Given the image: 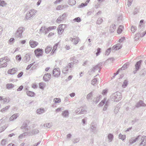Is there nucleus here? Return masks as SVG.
Instances as JSON below:
<instances>
[{
	"mask_svg": "<svg viewBox=\"0 0 146 146\" xmlns=\"http://www.w3.org/2000/svg\"><path fill=\"white\" fill-rule=\"evenodd\" d=\"M92 96V92L88 94L86 98L88 100H89L91 98Z\"/></svg>",
	"mask_w": 146,
	"mask_h": 146,
	"instance_id": "nucleus-47",
	"label": "nucleus"
},
{
	"mask_svg": "<svg viewBox=\"0 0 146 146\" xmlns=\"http://www.w3.org/2000/svg\"><path fill=\"white\" fill-rule=\"evenodd\" d=\"M19 116V113H15L13 115L9 118V121H13L14 120L16 119Z\"/></svg>",
	"mask_w": 146,
	"mask_h": 146,
	"instance_id": "nucleus-14",
	"label": "nucleus"
},
{
	"mask_svg": "<svg viewBox=\"0 0 146 146\" xmlns=\"http://www.w3.org/2000/svg\"><path fill=\"white\" fill-rule=\"evenodd\" d=\"M44 86V83H40L39 84V87L42 89L43 90Z\"/></svg>",
	"mask_w": 146,
	"mask_h": 146,
	"instance_id": "nucleus-56",
	"label": "nucleus"
},
{
	"mask_svg": "<svg viewBox=\"0 0 146 146\" xmlns=\"http://www.w3.org/2000/svg\"><path fill=\"white\" fill-rule=\"evenodd\" d=\"M113 135L112 134L110 133L108 135V138L110 142L112 141L113 139Z\"/></svg>",
	"mask_w": 146,
	"mask_h": 146,
	"instance_id": "nucleus-36",
	"label": "nucleus"
},
{
	"mask_svg": "<svg viewBox=\"0 0 146 146\" xmlns=\"http://www.w3.org/2000/svg\"><path fill=\"white\" fill-rule=\"evenodd\" d=\"M80 108H77L75 111V113L77 114H80Z\"/></svg>",
	"mask_w": 146,
	"mask_h": 146,
	"instance_id": "nucleus-62",
	"label": "nucleus"
},
{
	"mask_svg": "<svg viewBox=\"0 0 146 146\" xmlns=\"http://www.w3.org/2000/svg\"><path fill=\"white\" fill-rule=\"evenodd\" d=\"M123 28V27L122 26L120 25L118 28L117 31V33L119 34H120L122 31V29Z\"/></svg>",
	"mask_w": 146,
	"mask_h": 146,
	"instance_id": "nucleus-35",
	"label": "nucleus"
},
{
	"mask_svg": "<svg viewBox=\"0 0 146 146\" xmlns=\"http://www.w3.org/2000/svg\"><path fill=\"white\" fill-rule=\"evenodd\" d=\"M142 62V61L141 60H140L137 62L135 65V70L133 71V73L135 74L139 70L141 67Z\"/></svg>",
	"mask_w": 146,
	"mask_h": 146,
	"instance_id": "nucleus-4",
	"label": "nucleus"
},
{
	"mask_svg": "<svg viewBox=\"0 0 146 146\" xmlns=\"http://www.w3.org/2000/svg\"><path fill=\"white\" fill-rule=\"evenodd\" d=\"M14 85L11 83V84H7L6 85V87L7 89L8 90H10L14 87Z\"/></svg>",
	"mask_w": 146,
	"mask_h": 146,
	"instance_id": "nucleus-24",
	"label": "nucleus"
},
{
	"mask_svg": "<svg viewBox=\"0 0 146 146\" xmlns=\"http://www.w3.org/2000/svg\"><path fill=\"white\" fill-rule=\"evenodd\" d=\"M39 132V130L36 129L32 130L31 131L27 132L28 136L35 135L38 134Z\"/></svg>",
	"mask_w": 146,
	"mask_h": 146,
	"instance_id": "nucleus-8",
	"label": "nucleus"
},
{
	"mask_svg": "<svg viewBox=\"0 0 146 146\" xmlns=\"http://www.w3.org/2000/svg\"><path fill=\"white\" fill-rule=\"evenodd\" d=\"M51 74L50 73H47L45 74L44 77V80L45 81H48L49 80L50 78Z\"/></svg>",
	"mask_w": 146,
	"mask_h": 146,
	"instance_id": "nucleus-16",
	"label": "nucleus"
},
{
	"mask_svg": "<svg viewBox=\"0 0 146 146\" xmlns=\"http://www.w3.org/2000/svg\"><path fill=\"white\" fill-rule=\"evenodd\" d=\"M116 28V26L115 25L113 24H112L111 25L110 27V31L111 33L113 32Z\"/></svg>",
	"mask_w": 146,
	"mask_h": 146,
	"instance_id": "nucleus-18",
	"label": "nucleus"
},
{
	"mask_svg": "<svg viewBox=\"0 0 146 146\" xmlns=\"http://www.w3.org/2000/svg\"><path fill=\"white\" fill-rule=\"evenodd\" d=\"M6 5V3L3 1H1L0 3V5L1 6L3 7Z\"/></svg>",
	"mask_w": 146,
	"mask_h": 146,
	"instance_id": "nucleus-64",
	"label": "nucleus"
},
{
	"mask_svg": "<svg viewBox=\"0 0 146 146\" xmlns=\"http://www.w3.org/2000/svg\"><path fill=\"white\" fill-rule=\"evenodd\" d=\"M10 107V106H6L4 108H3V109H2L1 110V111L2 112H4L5 111H6Z\"/></svg>",
	"mask_w": 146,
	"mask_h": 146,
	"instance_id": "nucleus-38",
	"label": "nucleus"
},
{
	"mask_svg": "<svg viewBox=\"0 0 146 146\" xmlns=\"http://www.w3.org/2000/svg\"><path fill=\"white\" fill-rule=\"evenodd\" d=\"M25 136H28L27 135V132L25 133L20 135L19 137V139H23Z\"/></svg>",
	"mask_w": 146,
	"mask_h": 146,
	"instance_id": "nucleus-43",
	"label": "nucleus"
},
{
	"mask_svg": "<svg viewBox=\"0 0 146 146\" xmlns=\"http://www.w3.org/2000/svg\"><path fill=\"white\" fill-rule=\"evenodd\" d=\"M128 84V82L127 80H125L123 82L122 84V86L123 88H125L126 87Z\"/></svg>",
	"mask_w": 146,
	"mask_h": 146,
	"instance_id": "nucleus-46",
	"label": "nucleus"
},
{
	"mask_svg": "<svg viewBox=\"0 0 146 146\" xmlns=\"http://www.w3.org/2000/svg\"><path fill=\"white\" fill-rule=\"evenodd\" d=\"M73 68V64H72V62L68 63L66 66L64 67L62 70V72L65 74L69 72V70L70 72L72 70V69Z\"/></svg>",
	"mask_w": 146,
	"mask_h": 146,
	"instance_id": "nucleus-2",
	"label": "nucleus"
},
{
	"mask_svg": "<svg viewBox=\"0 0 146 146\" xmlns=\"http://www.w3.org/2000/svg\"><path fill=\"white\" fill-rule=\"evenodd\" d=\"M96 70H95L94 66H93V67L89 71V72H90V73H92L94 72Z\"/></svg>",
	"mask_w": 146,
	"mask_h": 146,
	"instance_id": "nucleus-53",
	"label": "nucleus"
},
{
	"mask_svg": "<svg viewBox=\"0 0 146 146\" xmlns=\"http://www.w3.org/2000/svg\"><path fill=\"white\" fill-rule=\"evenodd\" d=\"M96 70H95L94 66H93V67L89 71V72H90V73H92L94 72Z\"/></svg>",
	"mask_w": 146,
	"mask_h": 146,
	"instance_id": "nucleus-54",
	"label": "nucleus"
},
{
	"mask_svg": "<svg viewBox=\"0 0 146 146\" xmlns=\"http://www.w3.org/2000/svg\"><path fill=\"white\" fill-rule=\"evenodd\" d=\"M80 113L81 114L86 113L87 111L85 108H84L82 107H80Z\"/></svg>",
	"mask_w": 146,
	"mask_h": 146,
	"instance_id": "nucleus-32",
	"label": "nucleus"
},
{
	"mask_svg": "<svg viewBox=\"0 0 146 146\" xmlns=\"http://www.w3.org/2000/svg\"><path fill=\"white\" fill-rule=\"evenodd\" d=\"M111 100L114 102H118L121 99V95L119 92H115L111 96Z\"/></svg>",
	"mask_w": 146,
	"mask_h": 146,
	"instance_id": "nucleus-1",
	"label": "nucleus"
},
{
	"mask_svg": "<svg viewBox=\"0 0 146 146\" xmlns=\"http://www.w3.org/2000/svg\"><path fill=\"white\" fill-rule=\"evenodd\" d=\"M30 55L29 54H27L25 56V59L27 61H29L30 60Z\"/></svg>",
	"mask_w": 146,
	"mask_h": 146,
	"instance_id": "nucleus-39",
	"label": "nucleus"
},
{
	"mask_svg": "<svg viewBox=\"0 0 146 146\" xmlns=\"http://www.w3.org/2000/svg\"><path fill=\"white\" fill-rule=\"evenodd\" d=\"M3 100L4 103H8L10 101V99L9 97L5 98H3Z\"/></svg>",
	"mask_w": 146,
	"mask_h": 146,
	"instance_id": "nucleus-41",
	"label": "nucleus"
},
{
	"mask_svg": "<svg viewBox=\"0 0 146 146\" xmlns=\"http://www.w3.org/2000/svg\"><path fill=\"white\" fill-rule=\"evenodd\" d=\"M126 136L125 135H123L121 134H120L119 135V139H121L122 140H124L125 139Z\"/></svg>",
	"mask_w": 146,
	"mask_h": 146,
	"instance_id": "nucleus-37",
	"label": "nucleus"
},
{
	"mask_svg": "<svg viewBox=\"0 0 146 146\" xmlns=\"http://www.w3.org/2000/svg\"><path fill=\"white\" fill-rule=\"evenodd\" d=\"M50 31L48 28H46L45 27H42L40 29V31L41 33H44L45 34L47 33Z\"/></svg>",
	"mask_w": 146,
	"mask_h": 146,
	"instance_id": "nucleus-10",
	"label": "nucleus"
},
{
	"mask_svg": "<svg viewBox=\"0 0 146 146\" xmlns=\"http://www.w3.org/2000/svg\"><path fill=\"white\" fill-rule=\"evenodd\" d=\"M108 104L109 102L107 101L105 103V105L103 109L104 111H106L107 110L108 107Z\"/></svg>",
	"mask_w": 146,
	"mask_h": 146,
	"instance_id": "nucleus-45",
	"label": "nucleus"
},
{
	"mask_svg": "<svg viewBox=\"0 0 146 146\" xmlns=\"http://www.w3.org/2000/svg\"><path fill=\"white\" fill-rule=\"evenodd\" d=\"M29 44L31 47L33 48L35 47L38 44V42L33 40H30Z\"/></svg>",
	"mask_w": 146,
	"mask_h": 146,
	"instance_id": "nucleus-11",
	"label": "nucleus"
},
{
	"mask_svg": "<svg viewBox=\"0 0 146 146\" xmlns=\"http://www.w3.org/2000/svg\"><path fill=\"white\" fill-rule=\"evenodd\" d=\"M53 75L54 77L58 78L60 74V70L59 68H55L53 71Z\"/></svg>",
	"mask_w": 146,
	"mask_h": 146,
	"instance_id": "nucleus-6",
	"label": "nucleus"
},
{
	"mask_svg": "<svg viewBox=\"0 0 146 146\" xmlns=\"http://www.w3.org/2000/svg\"><path fill=\"white\" fill-rule=\"evenodd\" d=\"M119 108L117 106L115 107L114 110V112L116 114L119 111Z\"/></svg>",
	"mask_w": 146,
	"mask_h": 146,
	"instance_id": "nucleus-61",
	"label": "nucleus"
},
{
	"mask_svg": "<svg viewBox=\"0 0 146 146\" xmlns=\"http://www.w3.org/2000/svg\"><path fill=\"white\" fill-rule=\"evenodd\" d=\"M105 101L106 100L105 99L102 100L99 104V105L100 106H103V105L105 104Z\"/></svg>",
	"mask_w": 146,
	"mask_h": 146,
	"instance_id": "nucleus-63",
	"label": "nucleus"
},
{
	"mask_svg": "<svg viewBox=\"0 0 146 146\" xmlns=\"http://www.w3.org/2000/svg\"><path fill=\"white\" fill-rule=\"evenodd\" d=\"M76 3V1L75 0H69L68 2V4L70 5H75Z\"/></svg>",
	"mask_w": 146,
	"mask_h": 146,
	"instance_id": "nucleus-34",
	"label": "nucleus"
},
{
	"mask_svg": "<svg viewBox=\"0 0 146 146\" xmlns=\"http://www.w3.org/2000/svg\"><path fill=\"white\" fill-rule=\"evenodd\" d=\"M121 48V45L120 44L118 43L114 45L112 48V49L115 50H119Z\"/></svg>",
	"mask_w": 146,
	"mask_h": 146,
	"instance_id": "nucleus-13",
	"label": "nucleus"
},
{
	"mask_svg": "<svg viewBox=\"0 0 146 146\" xmlns=\"http://www.w3.org/2000/svg\"><path fill=\"white\" fill-rule=\"evenodd\" d=\"M100 96H99V97H97L94 98V101L95 103L96 104H97L98 102L100 100Z\"/></svg>",
	"mask_w": 146,
	"mask_h": 146,
	"instance_id": "nucleus-48",
	"label": "nucleus"
},
{
	"mask_svg": "<svg viewBox=\"0 0 146 146\" xmlns=\"http://www.w3.org/2000/svg\"><path fill=\"white\" fill-rule=\"evenodd\" d=\"M127 64H124L122 67L119 70H124L127 68Z\"/></svg>",
	"mask_w": 146,
	"mask_h": 146,
	"instance_id": "nucleus-51",
	"label": "nucleus"
},
{
	"mask_svg": "<svg viewBox=\"0 0 146 146\" xmlns=\"http://www.w3.org/2000/svg\"><path fill=\"white\" fill-rule=\"evenodd\" d=\"M54 101L55 103H59L61 102V100L60 98H55L54 99Z\"/></svg>",
	"mask_w": 146,
	"mask_h": 146,
	"instance_id": "nucleus-49",
	"label": "nucleus"
},
{
	"mask_svg": "<svg viewBox=\"0 0 146 146\" xmlns=\"http://www.w3.org/2000/svg\"><path fill=\"white\" fill-rule=\"evenodd\" d=\"M34 52L37 57L42 56L43 52V50L38 48L35 50Z\"/></svg>",
	"mask_w": 146,
	"mask_h": 146,
	"instance_id": "nucleus-5",
	"label": "nucleus"
},
{
	"mask_svg": "<svg viewBox=\"0 0 146 146\" xmlns=\"http://www.w3.org/2000/svg\"><path fill=\"white\" fill-rule=\"evenodd\" d=\"M52 126V124L50 123H47L46 124H45L44 125V127H50Z\"/></svg>",
	"mask_w": 146,
	"mask_h": 146,
	"instance_id": "nucleus-52",
	"label": "nucleus"
},
{
	"mask_svg": "<svg viewBox=\"0 0 146 146\" xmlns=\"http://www.w3.org/2000/svg\"><path fill=\"white\" fill-rule=\"evenodd\" d=\"M74 21H76L78 22H80L81 21V19L79 17L76 18L74 19Z\"/></svg>",
	"mask_w": 146,
	"mask_h": 146,
	"instance_id": "nucleus-58",
	"label": "nucleus"
},
{
	"mask_svg": "<svg viewBox=\"0 0 146 146\" xmlns=\"http://www.w3.org/2000/svg\"><path fill=\"white\" fill-rule=\"evenodd\" d=\"M23 28L22 27L19 28L15 35L16 37L17 38H20L22 37V34L23 32Z\"/></svg>",
	"mask_w": 146,
	"mask_h": 146,
	"instance_id": "nucleus-3",
	"label": "nucleus"
},
{
	"mask_svg": "<svg viewBox=\"0 0 146 146\" xmlns=\"http://www.w3.org/2000/svg\"><path fill=\"white\" fill-rule=\"evenodd\" d=\"M17 69L16 68H13L12 69H9L8 71V73L11 74H14L16 73Z\"/></svg>",
	"mask_w": 146,
	"mask_h": 146,
	"instance_id": "nucleus-15",
	"label": "nucleus"
},
{
	"mask_svg": "<svg viewBox=\"0 0 146 146\" xmlns=\"http://www.w3.org/2000/svg\"><path fill=\"white\" fill-rule=\"evenodd\" d=\"M69 113L67 110H66L62 112V115L64 117H67L68 116Z\"/></svg>",
	"mask_w": 146,
	"mask_h": 146,
	"instance_id": "nucleus-19",
	"label": "nucleus"
},
{
	"mask_svg": "<svg viewBox=\"0 0 146 146\" xmlns=\"http://www.w3.org/2000/svg\"><path fill=\"white\" fill-rule=\"evenodd\" d=\"M103 21V20L101 18H99L96 21V23L100 25L101 24Z\"/></svg>",
	"mask_w": 146,
	"mask_h": 146,
	"instance_id": "nucleus-40",
	"label": "nucleus"
},
{
	"mask_svg": "<svg viewBox=\"0 0 146 146\" xmlns=\"http://www.w3.org/2000/svg\"><path fill=\"white\" fill-rule=\"evenodd\" d=\"M16 59L17 60L19 61L21 60V56L20 55H18L16 56Z\"/></svg>",
	"mask_w": 146,
	"mask_h": 146,
	"instance_id": "nucleus-60",
	"label": "nucleus"
},
{
	"mask_svg": "<svg viewBox=\"0 0 146 146\" xmlns=\"http://www.w3.org/2000/svg\"><path fill=\"white\" fill-rule=\"evenodd\" d=\"M70 60L71 61H73V63H72V64H75L78 63V60L76 59L75 58V57L74 56L73 57H72L70 58Z\"/></svg>",
	"mask_w": 146,
	"mask_h": 146,
	"instance_id": "nucleus-20",
	"label": "nucleus"
},
{
	"mask_svg": "<svg viewBox=\"0 0 146 146\" xmlns=\"http://www.w3.org/2000/svg\"><path fill=\"white\" fill-rule=\"evenodd\" d=\"M97 81V80L96 78H94L92 80V84L93 85H94L96 84Z\"/></svg>",
	"mask_w": 146,
	"mask_h": 146,
	"instance_id": "nucleus-50",
	"label": "nucleus"
},
{
	"mask_svg": "<svg viewBox=\"0 0 146 146\" xmlns=\"http://www.w3.org/2000/svg\"><path fill=\"white\" fill-rule=\"evenodd\" d=\"M64 20L62 17H61V16H60V17H59L56 20V22L60 23L61 21Z\"/></svg>",
	"mask_w": 146,
	"mask_h": 146,
	"instance_id": "nucleus-44",
	"label": "nucleus"
},
{
	"mask_svg": "<svg viewBox=\"0 0 146 146\" xmlns=\"http://www.w3.org/2000/svg\"><path fill=\"white\" fill-rule=\"evenodd\" d=\"M25 17L26 19L28 20H30L33 18L31 16V14H30L29 12H27Z\"/></svg>",
	"mask_w": 146,
	"mask_h": 146,
	"instance_id": "nucleus-29",
	"label": "nucleus"
},
{
	"mask_svg": "<svg viewBox=\"0 0 146 146\" xmlns=\"http://www.w3.org/2000/svg\"><path fill=\"white\" fill-rule=\"evenodd\" d=\"M70 40L72 42H73V43L75 44H77L79 40V39L78 37L73 38L72 37L70 38Z\"/></svg>",
	"mask_w": 146,
	"mask_h": 146,
	"instance_id": "nucleus-12",
	"label": "nucleus"
},
{
	"mask_svg": "<svg viewBox=\"0 0 146 146\" xmlns=\"http://www.w3.org/2000/svg\"><path fill=\"white\" fill-rule=\"evenodd\" d=\"M90 1V0H87L85 3H82L80 5H79L78 7L80 8H82L85 6H86L87 5L88 3Z\"/></svg>",
	"mask_w": 146,
	"mask_h": 146,
	"instance_id": "nucleus-26",
	"label": "nucleus"
},
{
	"mask_svg": "<svg viewBox=\"0 0 146 146\" xmlns=\"http://www.w3.org/2000/svg\"><path fill=\"white\" fill-rule=\"evenodd\" d=\"M37 113L38 114H41L44 112V110L43 108H40L36 110Z\"/></svg>",
	"mask_w": 146,
	"mask_h": 146,
	"instance_id": "nucleus-33",
	"label": "nucleus"
},
{
	"mask_svg": "<svg viewBox=\"0 0 146 146\" xmlns=\"http://www.w3.org/2000/svg\"><path fill=\"white\" fill-rule=\"evenodd\" d=\"M102 66V63H100L97 65L94 66L96 70H99L98 72H100V68Z\"/></svg>",
	"mask_w": 146,
	"mask_h": 146,
	"instance_id": "nucleus-21",
	"label": "nucleus"
},
{
	"mask_svg": "<svg viewBox=\"0 0 146 146\" xmlns=\"http://www.w3.org/2000/svg\"><path fill=\"white\" fill-rule=\"evenodd\" d=\"M65 25L61 24L59 25L57 29L58 33L59 35H61L63 32Z\"/></svg>",
	"mask_w": 146,
	"mask_h": 146,
	"instance_id": "nucleus-7",
	"label": "nucleus"
},
{
	"mask_svg": "<svg viewBox=\"0 0 146 146\" xmlns=\"http://www.w3.org/2000/svg\"><path fill=\"white\" fill-rule=\"evenodd\" d=\"M137 30L136 27H135L133 26H132L131 27V31L133 33L135 32Z\"/></svg>",
	"mask_w": 146,
	"mask_h": 146,
	"instance_id": "nucleus-57",
	"label": "nucleus"
},
{
	"mask_svg": "<svg viewBox=\"0 0 146 146\" xmlns=\"http://www.w3.org/2000/svg\"><path fill=\"white\" fill-rule=\"evenodd\" d=\"M111 50V48H109L107 49L105 55H108L110 53Z\"/></svg>",
	"mask_w": 146,
	"mask_h": 146,
	"instance_id": "nucleus-55",
	"label": "nucleus"
},
{
	"mask_svg": "<svg viewBox=\"0 0 146 146\" xmlns=\"http://www.w3.org/2000/svg\"><path fill=\"white\" fill-rule=\"evenodd\" d=\"M4 60L6 61V62H8L10 60V59L7 56H5L4 57L0 58V64H1V62H3Z\"/></svg>",
	"mask_w": 146,
	"mask_h": 146,
	"instance_id": "nucleus-25",
	"label": "nucleus"
},
{
	"mask_svg": "<svg viewBox=\"0 0 146 146\" xmlns=\"http://www.w3.org/2000/svg\"><path fill=\"white\" fill-rule=\"evenodd\" d=\"M146 106L145 104H144L143 101H140L139 102L137 103L136 104V107H139L140 106Z\"/></svg>",
	"mask_w": 146,
	"mask_h": 146,
	"instance_id": "nucleus-22",
	"label": "nucleus"
},
{
	"mask_svg": "<svg viewBox=\"0 0 146 146\" xmlns=\"http://www.w3.org/2000/svg\"><path fill=\"white\" fill-rule=\"evenodd\" d=\"M90 129L92 132L94 133L97 132L96 127L94 125V123H92L91 124Z\"/></svg>",
	"mask_w": 146,
	"mask_h": 146,
	"instance_id": "nucleus-17",
	"label": "nucleus"
},
{
	"mask_svg": "<svg viewBox=\"0 0 146 146\" xmlns=\"http://www.w3.org/2000/svg\"><path fill=\"white\" fill-rule=\"evenodd\" d=\"M28 122L27 121H25L23 124V125L21 127V129H25L27 127V123Z\"/></svg>",
	"mask_w": 146,
	"mask_h": 146,
	"instance_id": "nucleus-28",
	"label": "nucleus"
},
{
	"mask_svg": "<svg viewBox=\"0 0 146 146\" xmlns=\"http://www.w3.org/2000/svg\"><path fill=\"white\" fill-rule=\"evenodd\" d=\"M7 139H3L1 142V145H5L7 143Z\"/></svg>",
	"mask_w": 146,
	"mask_h": 146,
	"instance_id": "nucleus-42",
	"label": "nucleus"
},
{
	"mask_svg": "<svg viewBox=\"0 0 146 146\" xmlns=\"http://www.w3.org/2000/svg\"><path fill=\"white\" fill-rule=\"evenodd\" d=\"M52 49V47L51 46H47L45 49V52L46 53L48 54L51 51Z\"/></svg>",
	"mask_w": 146,
	"mask_h": 146,
	"instance_id": "nucleus-30",
	"label": "nucleus"
},
{
	"mask_svg": "<svg viewBox=\"0 0 146 146\" xmlns=\"http://www.w3.org/2000/svg\"><path fill=\"white\" fill-rule=\"evenodd\" d=\"M27 95L29 96L33 97L35 95V93L33 92L30 91H27L26 92Z\"/></svg>",
	"mask_w": 146,
	"mask_h": 146,
	"instance_id": "nucleus-31",
	"label": "nucleus"
},
{
	"mask_svg": "<svg viewBox=\"0 0 146 146\" xmlns=\"http://www.w3.org/2000/svg\"><path fill=\"white\" fill-rule=\"evenodd\" d=\"M101 48H98L97 49V52L96 53V55L97 56H98L101 52Z\"/></svg>",
	"mask_w": 146,
	"mask_h": 146,
	"instance_id": "nucleus-59",
	"label": "nucleus"
},
{
	"mask_svg": "<svg viewBox=\"0 0 146 146\" xmlns=\"http://www.w3.org/2000/svg\"><path fill=\"white\" fill-rule=\"evenodd\" d=\"M37 12V11L33 9H31L30 11H29V13L31 14V16L33 17L35 16Z\"/></svg>",
	"mask_w": 146,
	"mask_h": 146,
	"instance_id": "nucleus-23",
	"label": "nucleus"
},
{
	"mask_svg": "<svg viewBox=\"0 0 146 146\" xmlns=\"http://www.w3.org/2000/svg\"><path fill=\"white\" fill-rule=\"evenodd\" d=\"M141 142L139 143V146H146V136L143 135L141 139Z\"/></svg>",
	"mask_w": 146,
	"mask_h": 146,
	"instance_id": "nucleus-9",
	"label": "nucleus"
},
{
	"mask_svg": "<svg viewBox=\"0 0 146 146\" xmlns=\"http://www.w3.org/2000/svg\"><path fill=\"white\" fill-rule=\"evenodd\" d=\"M1 64H0V68L5 67L7 66V63L6 62H5L4 61L3 62H1Z\"/></svg>",
	"mask_w": 146,
	"mask_h": 146,
	"instance_id": "nucleus-27",
	"label": "nucleus"
}]
</instances>
